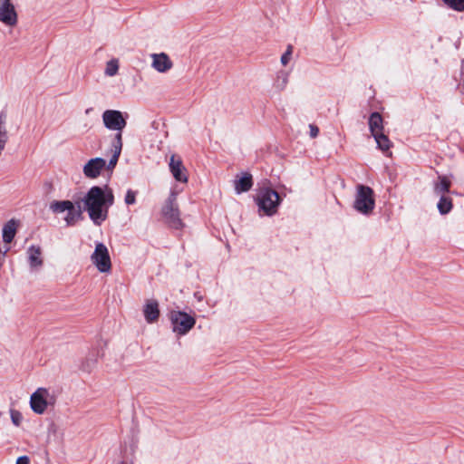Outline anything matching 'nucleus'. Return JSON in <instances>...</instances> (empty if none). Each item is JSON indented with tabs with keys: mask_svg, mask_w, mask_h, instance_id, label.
<instances>
[{
	"mask_svg": "<svg viewBox=\"0 0 464 464\" xmlns=\"http://www.w3.org/2000/svg\"><path fill=\"white\" fill-rule=\"evenodd\" d=\"M354 208L362 214H369L374 208L373 191L364 185L357 186V194L353 203Z\"/></svg>",
	"mask_w": 464,
	"mask_h": 464,
	"instance_id": "obj_5",
	"label": "nucleus"
},
{
	"mask_svg": "<svg viewBox=\"0 0 464 464\" xmlns=\"http://www.w3.org/2000/svg\"><path fill=\"white\" fill-rule=\"evenodd\" d=\"M136 192L131 190V189H129L126 193V196H125V198H124V201L127 205H132L136 202Z\"/></svg>",
	"mask_w": 464,
	"mask_h": 464,
	"instance_id": "obj_27",
	"label": "nucleus"
},
{
	"mask_svg": "<svg viewBox=\"0 0 464 464\" xmlns=\"http://www.w3.org/2000/svg\"><path fill=\"white\" fill-rule=\"evenodd\" d=\"M169 318L173 325V331L179 334H187L196 323L194 317L179 311H172Z\"/></svg>",
	"mask_w": 464,
	"mask_h": 464,
	"instance_id": "obj_8",
	"label": "nucleus"
},
{
	"mask_svg": "<svg viewBox=\"0 0 464 464\" xmlns=\"http://www.w3.org/2000/svg\"><path fill=\"white\" fill-rule=\"evenodd\" d=\"M10 414H11L12 422L15 426H19L23 420L22 414L18 411H15V410H11Z\"/></svg>",
	"mask_w": 464,
	"mask_h": 464,
	"instance_id": "obj_26",
	"label": "nucleus"
},
{
	"mask_svg": "<svg viewBox=\"0 0 464 464\" xmlns=\"http://www.w3.org/2000/svg\"><path fill=\"white\" fill-rule=\"evenodd\" d=\"M293 48L291 45L287 47V50L281 57V63L283 65H286L288 62L290 61L291 55H292Z\"/></svg>",
	"mask_w": 464,
	"mask_h": 464,
	"instance_id": "obj_28",
	"label": "nucleus"
},
{
	"mask_svg": "<svg viewBox=\"0 0 464 464\" xmlns=\"http://www.w3.org/2000/svg\"><path fill=\"white\" fill-rule=\"evenodd\" d=\"M108 164H106V160L102 158H93L89 160L86 164L83 166L82 172L84 176L88 179H96L100 176L102 169H107L108 171H112V169H108Z\"/></svg>",
	"mask_w": 464,
	"mask_h": 464,
	"instance_id": "obj_11",
	"label": "nucleus"
},
{
	"mask_svg": "<svg viewBox=\"0 0 464 464\" xmlns=\"http://www.w3.org/2000/svg\"><path fill=\"white\" fill-rule=\"evenodd\" d=\"M15 235V224L14 221L8 222L3 229V239L5 242L9 243L13 240Z\"/></svg>",
	"mask_w": 464,
	"mask_h": 464,
	"instance_id": "obj_20",
	"label": "nucleus"
},
{
	"mask_svg": "<svg viewBox=\"0 0 464 464\" xmlns=\"http://www.w3.org/2000/svg\"><path fill=\"white\" fill-rule=\"evenodd\" d=\"M120 464H124V463H120Z\"/></svg>",
	"mask_w": 464,
	"mask_h": 464,
	"instance_id": "obj_31",
	"label": "nucleus"
},
{
	"mask_svg": "<svg viewBox=\"0 0 464 464\" xmlns=\"http://www.w3.org/2000/svg\"><path fill=\"white\" fill-rule=\"evenodd\" d=\"M288 81V75L286 72H282L276 81V85L279 90H283Z\"/></svg>",
	"mask_w": 464,
	"mask_h": 464,
	"instance_id": "obj_25",
	"label": "nucleus"
},
{
	"mask_svg": "<svg viewBox=\"0 0 464 464\" xmlns=\"http://www.w3.org/2000/svg\"><path fill=\"white\" fill-rule=\"evenodd\" d=\"M252 185V176L249 173H245L238 179L235 180V189L237 194L248 191Z\"/></svg>",
	"mask_w": 464,
	"mask_h": 464,
	"instance_id": "obj_16",
	"label": "nucleus"
},
{
	"mask_svg": "<svg viewBox=\"0 0 464 464\" xmlns=\"http://www.w3.org/2000/svg\"><path fill=\"white\" fill-rule=\"evenodd\" d=\"M169 165L170 172L172 173L174 179L177 181H179L182 183L188 182L186 168L184 167L182 160L179 157H177L174 154L171 155Z\"/></svg>",
	"mask_w": 464,
	"mask_h": 464,
	"instance_id": "obj_12",
	"label": "nucleus"
},
{
	"mask_svg": "<svg viewBox=\"0 0 464 464\" xmlns=\"http://www.w3.org/2000/svg\"><path fill=\"white\" fill-rule=\"evenodd\" d=\"M369 128L372 136L382 132V118L380 113L373 112L369 119Z\"/></svg>",
	"mask_w": 464,
	"mask_h": 464,
	"instance_id": "obj_17",
	"label": "nucleus"
},
{
	"mask_svg": "<svg viewBox=\"0 0 464 464\" xmlns=\"http://www.w3.org/2000/svg\"><path fill=\"white\" fill-rule=\"evenodd\" d=\"M310 128V136L312 138H315L318 135L319 130L315 125L311 124Z\"/></svg>",
	"mask_w": 464,
	"mask_h": 464,
	"instance_id": "obj_29",
	"label": "nucleus"
},
{
	"mask_svg": "<svg viewBox=\"0 0 464 464\" xmlns=\"http://www.w3.org/2000/svg\"><path fill=\"white\" fill-rule=\"evenodd\" d=\"M0 22L10 27L17 24L18 14L11 0H0Z\"/></svg>",
	"mask_w": 464,
	"mask_h": 464,
	"instance_id": "obj_10",
	"label": "nucleus"
},
{
	"mask_svg": "<svg viewBox=\"0 0 464 464\" xmlns=\"http://www.w3.org/2000/svg\"><path fill=\"white\" fill-rule=\"evenodd\" d=\"M150 57L152 59V68L159 72H166L173 66L171 60L165 53H152Z\"/></svg>",
	"mask_w": 464,
	"mask_h": 464,
	"instance_id": "obj_13",
	"label": "nucleus"
},
{
	"mask_svg": "<svg viewBox=\"0 0 464 464\" xmlns=\"http://www.w3.org/2000/svg\"><path fill=\"white\" fill-rule=\"evenodd\" d=\"M102 122L110 130L116 131L112 143V156L109 161L108 169H113L118 162L122 149V130L126 127L127 121L121 111L117 110H106L102 113Z\"/></svg>",
	"mask_w": 464,
	"mask_h": 464,
	"instance_id": "obj_1",
	"label": "nucleus"
},
{
	"mask_svg": "<svg viewBox=\"0 0 464 464\" xmlns=\"http://www.w3.org/2000/svg\"><path fill=\"white\" fill-rule=\"evenodd\" d=\"M56 403V396L47 388L40 387L30 396V407L39 415L44 414L48 407H53Z\"/></svg>",
	"mask_w": 464,
	"mask_h": 464,
	"instance_id": "obj_3",
	"label": "nucleus"
},
{
	"mask_svg": "<svg viewBox=\"0 0 464 464\" xmlns=\"http://www.w3.org/2000/svg\"><path fill=\"white\" fill-rule=\"evenodd\" d=\"M93 265L101 273H108L111 269V262L107 246L102 243L96 244L91 256Z\"/></svg>",
	"mask_w": 464,
	"mask_h": 464,
	"instance_id": "obj_7",
	"label": "nucleus"
},
{
	"mask_svg": "<svg viewBox=\"0 0 464 464\" xmlns=\"http://www.w3.org/2000/svg\"><path fill=\"white\" fill-rule=\"evenodd\" d=\"M103 197H104V205L108 207L111 206L114 202V196L112 190L109 188H105L103 189Z\"/></svg>",
	"mask_w": 464,
	"mask_h": 464,
	"instance_id": "obj_24",
	"label": "nucleus"
},
{
	"mask_svg": "<svg viewBox=\"0 0 464 464\" xmlns=\"http://www.w3.org/2000/svg\"><path fill=\"white\" fill-rule=\"evenodd\" d=\"M104 199L103 189L98 186L91 188L83 198L84 208L96 225H101L108 217V209L107 206L104 205Z\"/></svg>",
	"mask_w": 464,
	"mask_h": 464,
	"instance_id": "obj_2",
	"label": "nucleus"
},
{
	"mask_svg": "<svg viewBox=\"0 0 464 464\" xmlns=\"http://www.w3.org/2000/svg\"><path fill=\"white\" fill-rule=\"evenodd\" d=\"M143 313L148 323L155 322L160 315L158 302L153 299L148 300L144 306Z\"/></svg>",
	"mask_w": 464,
	"mask_h": 464,
	"instance_id": "obj_15",
	"label": "nucleus"
},
{
	"mask_svg": "<svg viewBox=\"0 0 464 464\" xmlns=\"http://www.w3.org/2000/svg\"><path fill=\"white\" fill-rule=\"evenodd\" d=\"M373 137L380 150H382V151H388L390 150L392 143L389 138L385 134H383V132L376 134Z\"/></svg>",
	"mask_w": 464,
	"mask_h": 464,
	"instance_id": "obj_19",
	"label": "nucleus"
},
{
	"mask_svg": "<svg viewBox=\"0 0 464 464\" xmlns=\"http://www.w3.org/2000/svg\"><path fill=\"white\" fill-rule=\"evenodd\" d=\"M442 2L450 8L458 11H464V0H442Z\"/></svg>",
	"mask_w": 464,
	"mask_h": 464,
	"instance_id": "obj_23",
	"label": "nucleus"
},
{
	"mask_svg": "<svg viewBox=\"0 0 464 464\" xmlns=\"http://www.w3.org/2000/svg\"><path fill=\"white\" fill-rule=\"evenodd\" d=\"M257 204L259 209L263 210L268 216L274 215L280 204L278 193L270 188L261 189L257 196Z\"/></svg>",
	"mask_w": 464,
	"mask_h": 464,
	"instance_id": "obj_6",
	"label": "nucleus"
},
{
	"mask_svg": "<svg viewBox=\"0 0 464 464\" xmlns=\"http://www.w3.org/2000/svg\"><path fill=\"white\" fill-rule=\"evenodd\" d=\"M16 464H30V459L27 456H21L16 459Z\"/></svg>",
	"mask_w": 464,
	"mask_h": 464,
	"instance_id": "obj_30",
	"label": "nucleus"
},
{
	"mask_svg": "<svg viewBox=\"0 0 464 464\" xmlns=\"http://www.w3.org/2000/svg\"><path fill=\"white\" fill-rule=\"evenodd\" d=\"M27 257L31 269H38L44 265L43 250L40 246H31L27 250Z\"/></svg>",
	"mask_w": 464,
	"mask_h": 464,
	"instance_id": "obj_14",
	"label": "nucleus"
},
{
	"mask_svg": "<svg viewBox=\"0 0 464 464\" xmlns=\"http://www.w3.org/2000/svg\"><path fill=\"white\" fill-rule=\"evenodd\" d=\"M49 208L53 214L67 212L64 218L67 226H73L82 218L81 206L78 205L76 208L70 200H53L50 203Z\"/></svg>",
	"mask_w": 464,
	"mask_h": 464,
	"instance_id": "obj_4",
	"label": "nucleus"
},
{
	"mask_svg": "<svg viewBox=\"0 0 464 464\" xmlns=\"http://www.w3.org/2000/svg\"><path fill=\"white\" fill-rule=\"evenodd\" d=\"M440 181L435 184L434 191L438 195L449 192L450 188V181L445 176L439 177Z\"/></svg>",
	"mask_w": 464,
	"mask_h": 464,
	"instance_id": "obj_18",
	"label": "nucleus"
},
{
	"mask_svg": "<svg viewBox=\"0 0 464 464\" xmlns=\"http://www.w3.org/2000/svg\"><path fill=\"white\" fill-rule=\"evenodd\" d=\"M119 70V62L117 59H111L106 63L105 74L108 76H114Z\"/></svg>",
	"mask_w": 464,
	"mask_h": 464,
	"instance_id": "obj_22",
	"label": "nucleus"
},
{
	"mask_svg": "<svg viewBox=\"0 0 464 464\" xmlns=\"http://www.w3.org/2000/svg\"><path fill=\"white\" fill-rule=\"evenodd\" d=\"M176 200V194L172 193L165 202L162 208V213L170 226L175 228H179L182 226V223L179 218V212Z\"/></svg>",
	"mask_w": 464,
	"mask_h": 464,
	"instance_id": "obj_9",
	"label": "nucleus"
},
{
	"mask_svg": "<svg viewBox=\"0 0 464 464\" xmlns=\"http://www.w3.org/2000/svg\"><path fill=\"white\" fill-rule=\"evenodd\" d=\"M452 208V200L449 197L441 196L438 203V209L440 214L445 215Z\"/></svg>",
	"mask_w": 464,
	"mask_h": 464,
	"instance_id": "obj_21",
	"label": "nucleus"
}]
</instances>
